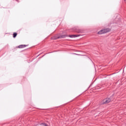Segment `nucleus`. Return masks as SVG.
<instances>
[{"label": "nucleus", "mask_w": 126, "mask_h": 126, "mask_svg": "<svg viewBox=\"0 0 126 126\" xmlns=\"http://www.w3.org/2000/svg\"><path fill=\"white\" fill-rule=\"evenodd\" d=\"M69 37H70V38H75L76 37H78V35H69Z\"/></svg>", "instance_id": "obj_3"}, {"label": "nucleus", "mask_w": 126, "mask_h": 126, "mask_svg": "<svg viewBox=\"0 0 126 126\" xmlns=\"http://www.w3.org/2000/svg\"><path fill=\"white\" fill-rule=\"evenodd\" d=\"M17 36V33L16 32H14L13 34V38H15V37H16Z\"/></svg>", "instance_id": "obj_5"}, {"label": "nucleus", "mask_w": 126, "mask_h": 126, "mask_svg": "<svg viewBox=\"0 0 126 126\" xmlns=\"http://www.w3.org/2000/svg\"><path fill=\"white\" fill-rule=\"evenodd\" d=\"M65 37H66V35H62L60 37H59V38H65Z\"/></svg>", "instance_id": "obj_6"}, {"label": "nucleus", "mask_w": 126, "mask_h": 126, "mask_svg": "<svg viewBox=\"0 0 126 126\" xmlns=\"http://www.w3.org/2000/svg\"><path fill=\"white\" fill-rule=\"evenodd\" d=\"M111 102V99L109 98H105L102 101V104H108Z\"/></svg>", "instance_id": "obj_2"}, {"label": "nucleus", "mask_w": 126, "mask_h": 126, "mask_svg": "<svg viewBox=\"0 0 126 126\" xmlns=\"http://www.w3.org/2000/svg\"><path fill=\"white\" fill-rule=\"evenodd\" d=\"M110 31H111V29L107 28V29H105L100 30L97 32V33L101 35L102 34H104V33H108V32H110Z\"/></svg>", "instance_id": "obj_1"}, {"label": "nucleus", "mask_w": 126, "mask_h": 126, "mask_svg": "<svg viewBox=\"0 0 126 126\" xmlns=\"http://www.w3.org/2000/svg\"><path fill=\"white\" fill-rule=\"evenodd\" d=\"M25 47H26V45H19L18 46V48L19 49H22L23 48H25Z\"/></svg>", "instance_id": "obj_4"}]
</instances>
